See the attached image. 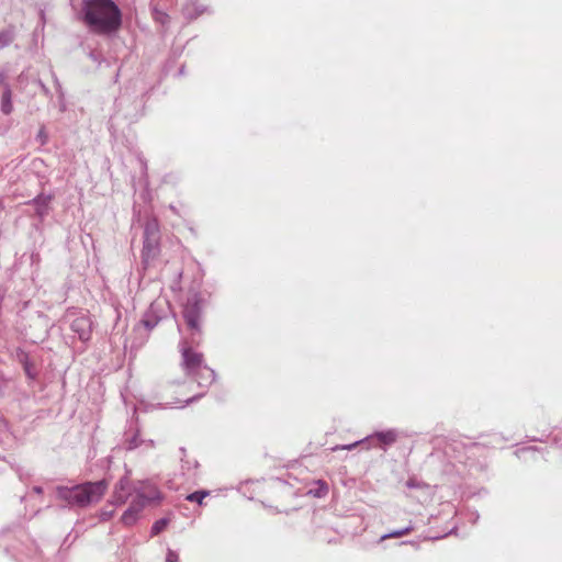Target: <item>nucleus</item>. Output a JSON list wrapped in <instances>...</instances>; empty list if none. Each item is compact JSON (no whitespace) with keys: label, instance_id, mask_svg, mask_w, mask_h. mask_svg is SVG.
<instances>
[{"label":"nucleus","instance_id":"6","mask_svg":"<svg viewBox=\"0 0 562 562\" xmlns=\"http://www.w3.org/2000/svg\"><path fill=\"white\" fill-rule=\"evenodd\" d=\"M133 496L134 492L133 487H131L130 479L127 476H123L114 487L112 503L120 506L125 504L130 497L133 498Z\"/></svg>","mask_w":562,"mask_h":562},{"label":"nucleus","instance_id":"18","mask_svg":"<svg viewBox=\"0 0 562 562\" xmlns=\"http://www.w3.org/2000/svg\"><path fill=\"white\" fill-rule=\"evenodd\" d=\"M412 530H413V527L412 526H407V527H405L403 529H398V530H395L393 532L385 533V535L381 536L380 541H383V540L389 539V538H398V537L405 536V535L409 533Z\"/></svg>","mask_w":562,"mask_h":562},{"label":"nucleus","instance_id":"16","mask_svg":"<svg viewBox=\"0 0 562 562\" xmlns=\"http://www.w3.org/2000/svg\"><path fill=\"white\" fill-rule=\"evenodd\" d=\"M317 487L310 491V494L314 495L315 497H324L328 493V485L326 482L319 480L316 482Z\"/></svg>","mask_w":562,"mask_h":562},{"label":"nucleus","instance_id":"15","mask_svg":"<svg viewBox=\"0 0 562 562\" xmlns=\"http://www.w3.org/2000/svg\"><path fill=\"white\" fill-rule=\"evenodd\" d=\"M14 40L13 30H2L0 31V49L9 46Z\"/></svg>","mask_w":562,"mask_h":562},{"label":"nucleus","instance_id":"7","mask_svg":"<svg viewBox=\"0 0 562 562\" xmlns=\"http://www.w3.org/2000/svg\"><path fill=\"white\" fill-rule=\"evenodd\" d=\"M398 438V432L396 429H387L383 431H376L364 440L368 441L369 445L373 440H376L381 448L385 449L386 447L393 445Z\"/></svg>","mask_w":562,"mask_h":562},{"label":"nucleus","instance_id":"24","mask_svg":"<svg viewBox=\"0 0 562 562\" xmlns=\"http://www.w3.org/2000/svg\"><path fill=\"white\" fill-rule=\"evenodd\" d=\"M157 248H151V247H148V248H143V252H142V258L144 261H147V259L149 258V256L151 255V252L154 250H156Z\"/></svg>","mask_w":562,"mask_h":562},{"label":"nucleus","instance_id":"25","mask_svg":"<svg viewBox=\"0 0 562 562\" xmlns=\"http://www.w3.org/2000/svg\"><path fill=\"white\" fill-rule=\"evenodd\" d=\"M531 452H535L533 447L522 448V449L518 450L517 453L520 457L521 454H527V453H531Z\"/></svg>","mask_w":562,"mask_h":562},{"label":"nucleus","instance_id":"8","mask_svg":"<svg viewBox=\"0 0 562 562\" xmlns=\"http://www.w3.org/2000/svg\"><path fill=\"white\" fill-rule=\"evenodd\" d=\"M92 323L89 317L80 316L72 321L71 330L76 333L81 341H88L91 337Z\"/></svg>","mask_w":562,"mask_h":562},{"label":"nucleus","instance_id":"27","mask_svg":"<svg viewBox=\"0 0 562 562\" xmlns=\"http://www.w3.org/2000/svg\"><path fill=\"white\" fill-rule=\"evenodd\" d=\"M33 492L36 494H41L43 492V488L41 486H34Z\"/></svg>","mask_w":562,"mask_h":562},{"label":"nucleus","instance_id":"26","mask_svg":"<svg viewBox=\"0 0 562 562\" xmlns=\"http://www.w3.org/2000/svg\"><path fill=\"white\" fill-rule=\"evenodd\" d=\"M89 56H90V58H91L93 61H98V60H99L98 55H97L94 52H91Z\"/></svg>","mask_w":562,"mask_h":562},{"label":"nucleus","instance_id":"17","mask_svg":"<svg viewBox=\"0 0 562 562\" xmlns=\"http://www.w3.org/2000/svg\"><path fill=\"white\" fill-rule=\"evenodd\" d=\"M168 522H169V520L167 518H160L157 521H155L150 529L151 536L159 535L162 530L166 529V527L168 526Z\"/></svg>","mask_w":562,"mask_h":562},{"label":"nucleus","instance_id":"9","mask_svg":"<svg viewBox=\"0 0 562 562\" xmlns=\"http://www.w3.org/2000/svg\"><path fill=\"white\" fill-rule=\"evenodd\" d=\"M143 246H158L159 225L155 218L148 220L143 228Z\"/></svg>","mask_w":562,"mask_h":562},{"label":"nucleus","instance_id":"3","mask_svg":"<svg viewBox=\"0 0 562 562\" xmlns=\"http://www.w3.org/2000/svg\"><path fill=\"white\" fill-rule=\"evenodd\" d=\"M134 496L128 508L122 515V522L126 526L133 525L139 513L148 505L161 499V493L150 481H139L133 486Z\"/></svg>","mask_w":562,"mask_h":562},{"label":"nucleus","instance_id":"10","mask_svg":"<svg viewBox=\"0 0 562 562\" xmlns=\"http://www.w3.org/2000/svg\"><path fill=\"white\" fill-rule=\"evenodd\" d=\"M159 311H160L159 303L158 302H154V303L150 304L149 308L144 314L143 319H142V324L147 329H153L154 327H156L157 324L159 323V321L162 318V316L159 314Z\"/></svg>","mask_w":562,"mask_h":562},{"label":"nucleus","instance_id":"23","mask_svg":"<svg viewBox=\"0 0 562 562\" xmlns=\"http://www.w3.org/2000/svg\"><path fill=\"white\" fill-rule=\"evenodd\" d=\"M47 134L45 132V128L42 127L38 133H37V139L41 142L42 145L46 144L47 143Z\"/></svg>","mask_w":562,"mask_h":562},{"label":"nucleus","instance_id":"22","mask_svg":"<svg viewBox=\"0 0 562 562\" xmlns=\"http://www.w3.org/2000/svg\"><path fill=\"white\" fill-rule=\"evenodd\" d=\"M178 561H179L178 554L175 551H172L171 549H169L167 552L166 562H178Z\"/></svg>","mask_w":562,"mask_h":562},{"label":"nucleus","instance_id":"28","mask_svg":"<svg viewBox=\"0 0 562 562\" xmlns=\"http://www.w3.org/2000/svg\"><path fill=\"white\" fill-rule=\"evenodd\" d=\"M196 398H198L196 396H193V397H191V398L187 400V401H186V404L192 403V402H194Z\"/></svg>","mask_w":562,"mask_h":562},{"label":"nucleus","instance_id":"20","mask_svg":"<svg viewBox=\"0 0 562 562\" xmlns=\"http://www.w3.org/2000/svg\"><path fill=\"white\" fill-rule=\"evenodd\" d=\"M153 15L155 21L159 22L162 25H166L169 22V15L166 12L160 11L156 8L153 10Z\"/></svg>","mask_w":562,"mask_h":562},{"label":"nucleus","instance_id":"21","mask_svg":"<svg viewBox=\"0 0 562 562\" xmlns=\"http://www.w3.org/2000/svg\"><path fill=\"white\" fill-rule=\"evenodd\" d=\"M368 443L367 440L361 439V440H358V441H355L353 443H350V445H342V446H336L334 448H331L333 451H337V450H352L355 447L361 445V443Z\"/></svg>","mask_w":562,"mask_h":562},{"label":"nucleus","instance_id":"13","mask_svg":"<svg viewBox=\"0 0 562 562\" xmlns=\"http://www.w3.org/2000/svg\"><path fill=\"white\" fill-rule=\"evenodd\" d=\"M50 200V195H38L32 201V204L35 206V213L41 220L48 214Z\"/></svg>","mask_w":562,"mask_h":562},{"label":"nucleus","instance_id":"14","mask_svg":"<svg viewBox=\"0 0 562 562\" xmlns=\"http://www.w3.org/2000/svg\"><path fill=\"white\" fill-rule=\"evenodd\" d=\"M183 457L181 458V469L183 471V475L187 476L188 480H192L195 477L196 473H195V470L198 468V462L195 460H189V459H184L186 457V449L184 448H181L180 449Z\"/></svg>","mask_w":562,"mask_h":562},{"label":"nucleus","instance_id":"4","mask_svg":"<svg viewBox=\"0 0 562 562\" xmlns=\"http://www.w3.org/2000/svg\"><path fill=\"white\" fill-rule=\"evenodd\" d=\"M182 367L188 375L194 376L200 386H207L215 380V372L203 363V355L195 352L188 341L180 344Z\"/></svg>","mask_w":562,"mask_h":562},{"label":"nucleus","instance_id":"12","mask_svg":"<svg viewBox=\"0 0 562 562\" xmlns=\"http://www.w3.org/2000/svg\"><path fill=\"white\" fill-rule=\"evenodd\" d=\"M142 445H145L147 449H150L154 447V441L140 439L138 431L134 432L131 436L127 435L125 438L126 450H134L140 447Z\"/></svg>","mask_w":562,"mask_h":562},{"label":"nucleus","instance_id":"1","mask_svg":"<svg viewBox=\"0 0 562 562\" xmlns=\"http://www.w3.org/2000/svg\"><path fill=\"white\" fill-rule=\"evenodd\" d=\"M81 21L100 35L116 33L122 26V11L113 0H82Z\"/></svg>","mask_w":562,"mask_h":562},{"label":"nucleus","instance_id":"19","mask_svg":"<svg viewBox=\"0 0 562 562\" xmlns=\"http://www.w3.org/2000/svg\"><path fill=\"white\" fill-rule=\"evenodd\" d=\"M209 491H196L187 496V499L189 502H196L199 504H202L203 499L209 495Z\"/></svg>","mask_w":562,"mask_h":562},{"label":"nucleus","instance_id":"5","mask_svg":"<svg viewBox=\"0 0 562 562\" xmlns=\"http://www.w3.org/2000/svg\"><path fill=\"white\" fill-rule=\"evenodd\" d=\"M203 300L199 293H192L184 306H183V318L188 328L191 331V341L190 344H198L201 335V323H202V312H203Z\"/></svg>","mask_w":562,"mask_h":562},{"label":"nucleus","instance_id":"2","mask_svg":"<svg viewBox=\"0 0 562 562\" xmlns=\"http://www.w3.org/2000/svg\"><path fill=\"white\" fill-rule=\"evenodd\" d=\"M109 483L106 480L87 482L71 487H57V496L70 506L86 507L101 499Z\"/></svg>","mask_w":562,"mask_h":562},{"label":"nucleus","instance_id":"11","mask_svg":"<svg viewBox=\"0 0 562 562\" xmlns=\"http://www.w3.org/2000/svg\"><path fill=\"white\" fill-rule=\"evenodd\" d=\"M1 83L3 85V93L1 97V112L5 115H9L13 111V104H12V91L8 83H5L3 80H1Z\"/></svg>","mask_w":562,"mask_h":562}]
</instances>
